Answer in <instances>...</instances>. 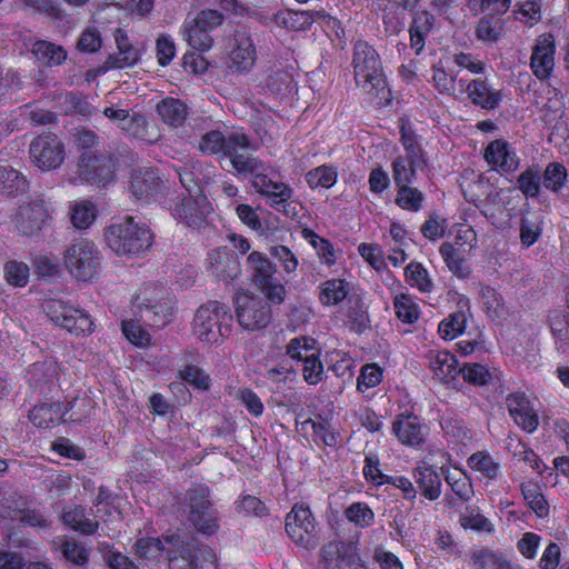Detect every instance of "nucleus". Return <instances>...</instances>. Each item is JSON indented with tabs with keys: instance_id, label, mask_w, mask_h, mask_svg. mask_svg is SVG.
I'll list each match as a JSON object with an SVG mask.
<instances>
[{
	"instance_id": "6ab92c4d",
	"label": "nucleus",
	"mask_w": 569,
	"mask_h": 569,
	"mask_svg": "<svg viewBox=\"0 0 569 569\" xmlns=\"http://www.w3.org/2000/svg\"><path fill=\"white\" fill-rule=\"evenodd\" d=\"M164 189V181L153 169L136 172L131 177L130 190L132 194L146 202L158 201Z\"/></svg>"
},
{
	"instance_id": "4468645a",
	"label": "nucleus",
	"mask_w": 569,
	"mask_h": 569,
	"mask_svg": "<svg viewBox=\"0 0 569 569\" xmlns=\"http://www.w3.org/2000/svg\"><path fill=\"white\" fill-rule=\"evenodd\" d=\"M556 41L551 33H542L536 39L530 57V69L540 81L550 78L555 69Z\"/></svg>"
},
{
	"instance_id": "c9c22d12",
	"label": "nucleus",
	"mask_w": 569,
	"mask_h": 569,
	"mask_svg": "<svg viewBox=\"0 0 569 569\" xmlns=\"http://www.w3.org/2000/svg\"><path fill=\"white\" fill-rule=\"evenodd\" d=\"M247 264L257 286L259 283H267L269 279L273 278L276 272L273 263L259 251H253L248 256Z\"/></svg>"
},
{
	"instance_id": "13d9d810",
	"label": "nucleus",
	"mask_w": 569,
	"mask_h": 569,
	"mask_svg": "<svg viewBox=\"0 0 569 569\" xmlns=\"http://www.w3.org/2000/svg\"><path fill=\"white\" fill-rule=\"evenodd\" d=\"M96 219V208L90 201L76 203L71 209V222L77 229L89 228Z\"/></svg>"
},
{
	"instance_id": "bf43d9fd",
	"label": "nucleus",
	"mask_w": 569,
	"mask_h": 569,
	"mask_svg": "<svg viewBox=\"0 0 569 569\" xmlns=\"http://www.w3.org/2000/svg\"><path fill=\"white\" fill-rule=\"evenodd\" d=\"M61 552L68 562L77 566H84L89 561V551L81 542L74 539L63 540Z\"/></svg>"
},
{
	"instance_id": "9d476101",
	"label": "nucleus",
	"mask_w": 569,
	"mask_h": 569,
	"mask_svg": "<svg viewBox=\"0 0 569 569\" xmlns=\"http://www.w3.org/2000/svg\"><path fill=\"white\" fill-rule=\"evenodd\" d=\"M236 313L239 325L250 331L266 328L272 318L270 303L267 300L247 293L236 297Z\"/></svg>"
},
{
	"instance_id": "bb28decb",
	"label": "nucleus",
	"mask_w": 569,
	"mask_h": 569,
	"mask_svg": "<svg viewBox=\"0 0 569 569\" xmlns=\"http://www.w3.org/2000/svg\"><path fill=\"white\" fill-rule=\"evenodd\" d=\"M413 478L421 495L431 501L441 495L440 475L430 466H419L413 470Z\"/></svg>"
},
{
	"instance_id": "ddd939ff",
	"label": "nucleus",
	"mask_w": 569,
	"mask_h": 569,
	"mask_svg": "<svg viewBox=\"0 0 569 569\" xmlns=\"http://www.w3.org/2000/svg\"><path fill=\"white\" fill-rule=\"evenodd\" d=\"M30 158L41 170H52L64 160V146L53 133L34 138L30 144Z\"/></svg>"
},
{
	"instance_id": "aec40b11",
	"label": "nucleus",
	"mask_w": 569,
	"mask_h": 569,
	"mask_svg": "<svg viewBox=\"0 0 569 569\" xmlns=\"http://www.w3.org/2000/svg\"><path fill=\"white\" fill-rule=\"evenodd\" d=\"M506 406L513 421L525 431L533 432L539 419L525 392H512L506 398Z\"/></svg>"
},
{
	"instance_id": "e433bc0d",
	"label": "nucleus",
	"mask_w": 569,
	"mask_h": 569,
	"mask_svg": "<svg viewBox=\"0 0 569 569\" xmlns=\"http://www.w3.org/2000/svg\"><path fill=\"white\" fill-rule=\"evenodd\" d=\"M29 183L18 170L0 166V191L8 196H14L27 191Z\"/></svg>"
},
{
	"instance_id": "58836bf2",
	"label": "nucleus",
	"mask_w": 569,
	"mask_h": 569,
	"mask_svg": "<svg viewBox=\"0 0 569 569\" xmlns=\"http://www.w3.org/2000/svg\"><path fill=\"white\" fill-rule=\"evenodd\" d=\"M439 252L445 260L448 269L457 277L466 279L470 276V268L465 259L459 254L458 249L450 242H443Z\"/></svg>"
},
{
	"instance_id": "774afa93",
	"label": "nucleus",
	"mask_w": 569,
	"mask_h": 569,
	"mask_svg": "<svg viewBox=\"0 0 569 569\" xmlns=\"http://www.w3.org/2000/svg\"><path fill=\"white\" fill-rule=\"evenodd\" d=\"M406 277L422 292H429L432 289V282L428 277V271L419 262H411L406 267Z\"/></svg>"
},
{
	"instance_id": "dca6fc26",
	"label": "nucleus",
	"mask_w": 569,
	"mask_h": 569,
	"mask_svg": "<svg viewBox=\"0 0 569 569\" xmlns=\"http://www.w3.org/2000/svg\"><path fill=\"white\" fill-rule=\"evenodd\" d=\"M270 20L274 21L279 27L293 31L308 30L313 22L322 20L333 26L338 20L326 13L323 10H282L274 13Z\"/></svg>"
},
{
	"instance_id": "a211bd4d",
	"label": "nucleus",
	"mask_w": 569,
	"mask_h": 569,
	"mask_svg": "<svg viewBox=\"0 0 569 569\" xmlns=\"http://www.w3.org/2000/svg\"><path fill=\"white\" fill-rule=\"evenodd\" d=\"M48 217L44 200L30 201L19 207L14 217L16 228L23 236H36L42 229Z\"/></svg>"
},
{
	"instance_id": "69168bd1",
	"label": "nucleus",
	"mask_w": 569,
	"mask_h": 569,
	"mask_svg": "<svg viewBox=\"0 0 569 569\" xmlns=\"http://www.w3.org/2000/svg\"><path fill=\"white\" fill-rule=\"evenodd\" d=\"M320 350L302 362V376L308 385L316 386L326 378L323 365L319 358Z\"/></svg>"
},
{
	"instance_id": "de8ad7c7",
	"label": "nucleus",
	"mask_w": 569,
	"mask_h": 569,
	"mask_svg": "<svg viewBox=\"0 0 569 569\" xmlns=\"http://www.w3.org/2000/svg\"><path fill=\"white\" fill-rule=\"evenodd\" d=\"M502 22L495 14L482 17L476 28V36L485 42H497L502 34Z\"/></svg>"
},
{
	"instance_id": "f3484780",
	"label": "nucleus",
	"mask_w": 569,
	"mask_h": 569,
	"mask_svg": "<svg viewBox=\"0 0 569 569\" xmlns=\"http://www.w3.org/2000/svg\"><path fill=\"white\" fill-rule=\"evenodd\" d=\"M230 68L238 71H249L257 59L256 47L248 27H239L233 34L230 52Z\"/></svg>"
},
{
	"instance_id": "49530a36",
	"label": "nucleus",
	"mask_w": 569,
	"mask_h": 569,
	"mask_svg": "<svg viewBox=\"0 0 569 569\" xmlns=\"http://www.w3.org/2000/svg\"><path fill=\"white\" fill-rule=\"evenodd\" d=\"M520 490L523 499L538 517L545 518L548 516L549 503L536 483H521Z\"/></svg>"
},
{
	"instance_id": "5701e85b",
	"label": "nucleus",
	"mask_w": 569,
	"mask_h": 569,
	"mask_svg": "<svg viewBox=\"0 0 569 569\" xmlns=\"http://www.w3.org/2000/svg\"><path fill=\"white\" fill-rule=\"evenodd\" d=\"M466 92L473 106L485 110L499 108L503 99L501 90L493 89L486 79L481 78L468 82Z\"/></svg>"
},
{
	"instance_id": "1a4fd4ad",
	"label": "nucleus",
	"mask_w": 569,
	"mask_h": 569,
	"mask_svg": "<svg viewBox=\"0 0 569 569\" xmlns=\"http://www.w3.org/2000/svg\"><path fill=\"white\" fill-rule=\"evenodd\" d=\"M171 216L191 228H201L207 223V217L212 212V207L204 194L177 196L166 201Z\"/></svg>"
},
{
	"instance_id": "052dcab7",
	"label": "nucleus",
	"mask_w": 569,
	"mask_h": 569,
	"mask_svg": "<svg viewBox=\"0 0 569 569\" xmlns=\"http://www.w3.org/2000/svg\"><path fill=\"white\" fill-rule=\"evenodd\" d=\"M346 518L360 528L369 527L375 520V513L365 502H353L345 511Z\"/></svg>"
},
{
	"instance_id": "f8f14e48",
	"label": "nucleus",
	"mask_w": 569,
	"mask_h": 569,
	"mask_svg": "<svg viewBox=\"0 0 569 569\" xmlns=\"http://www.w3.org/2000/svg\"><path fill=\"white\" fill-rule=\"evenodd\" d=\"M250 140L244 133L231 132L229 140L228 157L232 168L240 177L251 176L252 178L266 170L264 163L252 154L248 153Z\"/></svg>"
},
{
	"instance_id": "a18cd8bd",
	"label": "nucleus",
	"mask_w": 569,
	"mask_h": 569,
	"mask_svg": "<svg viewBox=\"0 0 569 569\" xmlns=\"http://www.w3.org/2000/svg\"><path fill=\"white\" fill-rule=\"evenodd\" d=\"M349 283L343 279L327 280L321 288L320 301L323 305H338L346 299Z\"/></svg>"
},
{
	"instance_id": "864d4df0",
	"label": "nucleus",
	"mask_w": 569,
	"mask_h": 569,
	"mask_svg": "<svg viewBox=\"0 0 569 569\" xmlns=\"http://www.w3.org/2000/svg\"><path fill=\"white\" fill-rule=\"evenodd\" d=\"M184 38L192 49L199 51L209 50L213 43V38L210 32L202 30V28H199V26L192 21L186 26Z\"/></svg>"
},
{
	"instance_id": "cd10ccee",
	"label": "nucleus",
	"mask_w": 569,
	"mask_h": 569,
	"mask_svg": "<svg viewBox=\"0 0 569 569\" xmlns=\"http://www.w3.org/2000/svg\"><path fill=\"white\" fill-rule=\"evenodd\" d=\"M30 421L38 428L48 429L62 423V403L44 402L29 412Z\"/></svg>"
},
{
	"instance_id": "f03ea898",
	"label": "nucleus",
	"mask_w": 569,
	"mask_h": 569,
	"mask_svg": "<svg viewBox=\"0 0 569 569\" xmlns=\"http://www.w3.org/2000/svg\"><path fill=\"white\" fill-rule=\"evenodd\" d=\"M183 512L199 533L210 537L218 532L220 516L211 500V491L208 486L198 483L186 491Z\"/></svg>"
},
{
	"instance_id": "e2e57ef3",
	"label": "nucleus",
	"mask_w": 569,
	"mask_h": 569,
	"mask_svg": "<svg viewBox=\"0 0 569 569\" xmlns=\"http://www.w3.org/2000/svg\"><path fill=\"white\" fill-rule=\"evenodd\" d=\"M140 59V51L132 44L119 50L117 54H110L106 61L107 69H122L132 67Z\"/></svg>"
},
{
	"instance_id": "4c0bfd02",
	"label": "nucleus",
	"mask_w": 569,
	"mask_h": 569,
	"mask_svg": "<svg viewBox=\"0 0 569 569\" xmlns=\"http://www.w3.org/2000/svg\"><path fill=\"white\" fill-rule=\"evenodd\" d=\"M91 400L88 397H74L66 405L62 403V423L84 422L91 413Z\"/></svg>"
},
{
	"instance_id": "b1692460",
	"label": "nucleus",
	"mask_w": 569,
	"mask_h": 569,
	"mask_svg": "<svg viewBox=\"0 0 569 569\" xmlns=\"http://www.w3.org/2000/svg\"><path fill=\"white\" fill-rule=\"evenodd\" d=\"M427 157L398 156L391 163L392 179L398 187H410L417 179V171L427 166Z\"/></svg>"
},
{
	"instance_id": "a878e982",
	"label": "nucleus",
	"mask_w": 569,
	"mask_h": 569,
	"mask_svg": "<svg viewBox=\"0 0 569 569\" xmlns=\"http://www.w3.org/2000/svg\"><path fill=\"white\" fill-rule=\"evenodd\" d=\"M435 17L423 10L415 13L409 26L410 47L416 54H420L425 48L426 39L433 28Z\"/></svg>"
},
{
	"instance_id": "20e7f679",
	"label": "nucleus",
	"mask_w": 569,
	"mask_h": 569,
	"mask_svg": "<svg viewBox=\"0 0 569 569\" xmlns=\"http://www.w3.org/2000/svg\"><path fill=\"white\" fill-rule=\"evenodd\" d=\"M230 309L219 301H208L196 311L192 330L194 336L207 343H218L231 332Z\"/></svg>"
},
{
	"instance_id": "37998d69",
	"label": "nucleus",
	"mask_w": 569,
	"mask_h": 569,
	"mask_svg": "<svg viewBox=\"0 0 569 569\" xmlns=\"http://www.w3.org/2000/svg\"><path fill=\"white\" fill-rule=\"evenodd\" d=\"M229 140H231V133L224 136L219 130H211L206 132L199 142V149L207 154H228Z\"/></svg>"
},
{
	"instance_id": "c03bdc74",
	"label": "nucleus",
	"mask_w": 569,
	"mask_h": 569,
	"mask_svg": "<svg viewBox=\"0 0 569 569\" xmlns=\"http://www.w3.org/2000/svg\"><path fill=\"white\" fill-rule=\"evenodd\" d=\"M541 179V171L536 167H529L518 176L517 187L527 199L536 198L540 193Z\"/></svg>"
},
{
	"instance_id": "0e129e2a",
	"label": "nucleus",
	"mask_w": 569,
	"mask_h": 569,
	"mask_svg": "<svg viewBox=\"0 0 569 569\" xmlns=\"http://www.w3.org/2000/svg\"><path fill=\"white\" fill-rule=\"evenodd\" d=\"M182 380L198 390H208L210 387V377L201 368L194 365H186L179 370Z\"/></svg>"
},
{
	"instance_id": "4d7b16f0",
	"label": "nucleus",
	"mask_w": 569,
	"mask_h": 569,
	"mask_svg": "<svg viewBox=\"0 0 569 569\" xmlns=\"http://www.w3.org/2000/svg\"><path fill=\"white\" fill-rule=\"evenodd\" d=\"M468 465L489 479L497 478L500 470L499 463L491 456L481 451L472 453L468 459Z\"/></svg>"
},
{
	"instance_id": "c756f323",
	"label": "nucleus",
	"mask_w": 569,
	"mask_h": 569,
	"mask_svg": "<svg viewBox=\"0 0 569 569\" xmlns=\"http://www.w3.org/2000/svg\"><path fill=\"white\" fill-rule=\"evenodd\" d=\"M470 561L475 569H519L501 552L488 549L473 550L470 555Z\"/></svg>"
},
{
	"instance_id": "4be33fe9",
	"label": "nucleus",
	"mask_w": 569,
	"mask_h": 569,
	"mask_svg": "<svg viewBox=\"0 0 569 569\" xmlns=\"http://www.w3.org/2000/svg\"><path fill=\"white\" fill-rule=\"evenodd\" d=\"M251 184L253 189L261 196L270 200V206L274 209H280V206L288 201L293 193L290 186L283 182L272 181L267 174L266 170H261L252 178Z\"/></svg>"
},
{
	"instance_id": "79ce46f5",
	"label": "nucleus",
	"mask_w": 569,
	"mask_h": 569,
	"mask_svg": "<svg viewBox=\"0 0 569 569\" xmlns=\"http://www.w3.org/2000/svg\"><path fill=\"white\" fill-rule=\"evenodd\" d=\"M133 548L139 558L154 560L160 557L163 551L167 552L168 543L164 537L162 539L158 537H142L137 539Z\"/></svg>"
},
{
	"instance_id": "2f4dec72",
	"label": "nucleus",
	"mask_w": 569,
	"mask_h": 569,
	"mask_svg": "<svg viewBox=\"0 0 569 569\" xmlns=\"http://www.w3.org/2000/svg\"><path fill=\"white\" fill-rule=\"evenodd\" d=\"M459 310L449 315L448 318L443 319L439 323V333L445 339H453L458 335L462 333L466 327L467 317L465 309H469V300L460 299L458 302Z\"/></svg>"
},
{
	"instance_id": "7c9ffc66",
	"label": "nucleus",
	"mask_w": 569,
	"mask_h": 569,
	"mask_svg": "<svg viewBox=\"0 0 569 569\" xmlns=\"http://www.w3.org/2000/svg\"><path fill=\"white\" fill-rule=\"evenodd\" d=\"M61 520L63 525L70 527L72 530L87 536L93 535L99 527L97 521L86 518L84 509L81 506L64 508L61 515Z\"/></svg>"
},
{
	"instance_id": "3c124183",
	"label": "nucleus",
	"mask_w": 569,
	"mask_h": 569,
	"mask_svg": "<svg viewBox=\"0 0 569 569\" xmlns=\"http://www.w3.org/2000/svg\"><path fill=\"white\" fill-rule=\"evenodd\" d=\"M541 176L545 188L558 193L567 180V169L562 163L550 162Z\"/></svg>"
},
{
	"instance_id": "09e8293b",
	"label": "nucleus",
	"mask_w": 569,
	"mask_h": 569,
	"mask_svg": "<svg viewBox=\"0 0 569 569\" xmlns=\"http://www.w3.org/2000/svg\"><path fill=\"white\" fill-rule=\"evenodd\" d=\"M542 218L540 216H522L520 220V241L526 248L532 246L541 236Z\"/></svg>"
},
{
	"instance_id": "603ef678",
	"label": "nucleus",
	"mask_w": 569,
	"mask_h": 569,
	"mask_svg": "<svg viewBox=\"0 0 569 569\" xmlns=\"http://www.w3.org/2000/svg\"><path fill=\"white\" fill-rule=\"evenodd\" d=\"M306 181L311 189H328L337 182V172L332 167L320 166L306 174Z\"/></svg>"
},
{
	"instance_id": "423d86ee",
	"label": "nucleus",
	"mask_w": 569,
	"mask_h": 569,
	"mask_svg": "<svg viewBox=\"0 0 569 569\" xmlns=\"http://www.w3.org/2000/svg\"><path fill=\"white\" fill-rule=\"evenodd\" d=\"M64 266L80 281H89L97 273L101 263L100 251L88 239L73 241L64 251Z\"/></svg>"
},
{
	"instance_id": "473e14b6",
	"label": "nucleus",
	"mask_w": 569,
	"mask_h": 569,
	"mask_svg": "<svg viewBox=\"0 0 569 569\" xmlns=\"http://www.w3.org/2000/svg\"><path fill=\"white\" fill-rule=\"evenodd\" d=\"M161 120L171 127L181 126L188 114V107L179 99L167 98L157 104Z\"/></svg>"
},
{
	"instance_id": "39448f33",
	"label": "nucleus",
	"mask_w": 569,
	"mask_h": 569,
	"mask_svg": "<svg viewBox=\"0 0 569 569\" xmlns=\"http://www.w3.org/2000/svg\"><path fill=\"white\" fill-rule=\"evenodd\" d=\"M136 307L146 326L161 329L173 316V300L164 288L148 287L136 298Z\"/></svg>"
},
{
	"instance_id": "393cba45",
	"label": "nucleus",
	"mask_w": 569,
	"mask_h": 569,
	"mask_svg": "<svg viewBox=\"0 0 569 569\" xmlns=\"http://www.w3.org/2000/svg\"><path fill=\"white\" fill-rule=\"evenodd\" d=\"M485 159L489 164H495L503 172H512L518 169L519 159L511 146L505 140L491 141L485 150Z\"/></svg>"
},
{
	"instance_id": "338daca9",
	"label": "nucleus",
	"mask_w": 569,
	"mask_h": 569,
	"mask_svg": "<svg viewBox=\"0 0 569 569\" xmlns=\"http://www.w3.org/2000/svg\"><path fill=\"white\" fill-rule=\"evenodd\" d=\"M212 272L216 277L228 283L238 277L240 268L238 261L233 257L226 256L224 259H220V261L212 263Z\"/></svg>"
},
{
	"instance_id": "412c9836",
	"label": "nucleus",
	"mask_w": 569,
	"mask_h": 569,
	"mask_svg": "<svg viewBox=\"0 0 569 569\" xmlns=\"http://www.w3.org/2000/svg\"><path fill=\"white\" fill-rule=\"evenodd\" d=\"M428 428L412 413H401L392 423L398 440L409 447H420L426 439Z\"/></svg>"
},
{
	"instance_id": "7ed1b4c3",
	"label": "nucleus",
	"mask_w": 569,
	"mask_h": 569,
	"mask_svg": "<svg viewBox=\"0 0 569 569\" xmlns=\"http://www.w3.org/2000/svg\"><path fill=\"white\" fill-rule=\"evenodd\" d=\"M352 67L356 84L367 93L383 96L387 81L381 60L376 49L367 41L358 40L353 46Z\"/></svg>"
},
{
	"instance_id": "6e6552de",
	"label": "nucleus",
	"mask_w": 569,
	"mask_h": 569,
	"mask_svg": "<svg viewBox=\"0 0 569 569\" xmlns=\"http://www.w3.org/2000/svg\"><path fill=\"white\" fill-rule=\"evenodd\" d=\"M114 178V163L110 156L90 154L83 152L79 157L74 174H70L68 181L71 184L107 186Z\"/></svg>"
},
{
	"instance_id": "c85d7f7f",
	"label": "nucleus",
	"mask_w": 569,
	"mask_h": 569,
	"mask_svg": "<svg viewBox=\"0 0 569 569\" xmlns=\"http://www.w3.org/2000/svg\"><path fill=\"white\" fill-rule=\"evenodd\" d=\"M429 366L435 376L446 382L459 376L458 360L449 351L442 350L431 353Z\"/></svg>"
},
{
	"instance_id": "a19ab883",
	"label": "nucleus",
	"mask_w": 569,
	"mask_h": 569,
	"mask_svg": "<svg viewBox=\"0 0 569 569\" xmlns=\"http://www.w3.org/2000/svg\"><path fill=\"white\" fill-rule=\"evenodd\" d=\"M351 306L348 310L347 325L350 331L362 335L367 329L370 328V318L365 307L363 301L360 298L351 299Z\"/></svg>"
},
{
	"instance_id": "5fc2aeb1",
	"label": "nucleus",
	"mask_w": 569,
	"mask_h": 569,
	"mask_svg": "<svg viewBox=\"0 0 569 569\" xmlns=\"http://www.w3.org/2000/svg\"><path fill=\"white\" fill-rule=\"evenodd\" d=\"M425 201L423 193L413 187H398V192L396 197V203L409 211L417 212L422 208V202Z\"/></svg>"
},
{
	"instance_id": "f257e3e1",
	"label": "nucleus",
	"mask_w": 569,
	"mask_h": 569,
	"mask_svg": "<svg viewBox=\"0 0 569 569\" xmlns=\"http://www.w3.org/2000/svg\"><path fill=\"white\" fill-rule=\"evenodd\" d=\"M153 233L143 222L127 216L106 228L107 246L118 256L139 257L152 244Z\"/></svg>"
},
{
	"instance_id": "6e6d98bb",
	"label": "nucleus",
	"mask_w": 569,
	"mask_h": 569,
	"mask_svg": "<svg viewBox=\"0 0 569 569\" xmlns=\"http://www.w3.org/2000/svg\"><path fill=\"white\" fill-rule=\"evenodd\" d=\"M393 308L397 317L406 323H413L419 318L418 305L409 295L401 293L393 300Z\"/></svg>"
},
{
	"instance_id": "8fccbe9b",
	"label": "nucleus",
	"mask_w": 569,
	"mask_h": 569,
	"mask_svg": "<svg viewBox=\"0 0 569 569\" xmlns=\"http://www.w3.org/2000/svg\"><path fill=\"white\" fill-rule=\"evenodd\" d=\"M459 375L463 380L473 386H487L491 383L493 375L490 370L480 363H465L459 368Z\"/></svg>"
},
{
	"instance_id": "9b49d317",
	"label": "nucleus",
	"mask_w": 569,
	"mask_h": 569,
	"mask_svg": "<svg viewBox=\"0 0 569 569\" xmlns=\"http://www.w3.org/2000/svg\"><path fill=\"white\" fill-rule=\"evenodd\" d=\"M286 532L298 546L315 548L316 521L308 506L295 505L286 517Z\"/></svg>"
},
{
	"instance_id": "2eb2a0df",
	"label": "nucleus",
	"mask_w": 569,
	"mask_h": 569,
	"mask_svg": "<svg viewBox=\"0 0 569 569\" xmlns=\"http://www.w3.org/2000/svg\"><path fill=\"white\" fill-rule=\"evenodd\" d=\"M168 543L167 555L169 569H197L196 559L199 556L196 552L194 538L188 540L187 536L179 533L166 535Z\"/></svg>"
},
{
	"instance_id": "680f3d73",
	"label": "nucleus",
	"mask_w": 569,
	"mask_h": 569,
	"mask_svg": "<svg viewBox=\"0 0 569 569\" xmlns=\"http://www.w3.org/2000/svg\"><path fill=\"white\" fill-rule=\"evenodd\" d=\"M307 423H311L316 442L320 441L328 447H336L340 442V433L336 432L327 420L315 421L310 419Z\"/></svg>"
},
{
	"instance_id": "ea45409f",
	"label": "nucleus",
	"mask_w": 569,
	"mask_h": 569,
	"mask_svg": "<svg viewBox=\"0 0 569 569\" xmlns=\"http://www.w3.org/2000/svg\"><path fill=\"white\" fill-rule=\"evenodd\" d=\"M286 353L296 361L305 362L307 358H311L319 349L317 341L307 336L296 337L289 341L286 347Z\"/></svg>"
},
{
	"instance_id": "72a5a7b5",
	"label": "nucleus",
	"mask_w": 569,
	"mask_h": 569,
	"mask_svg": "<svg viewBox=\"0 0 569 569\" xmlns=\"http://www.w3.org/2000/svg\"><path fill=\"white\" fill-rule=\"evenodd\" d=\"M348 547L342 541H331L321 549L323 569H349L346 558H350Z\"/></svg>"
},
{
	"instance_id": "f704fd0d",
	"label": "nucleus",
	"mask_w": 569,
	"mask_h": 569,
	"mask_svg": "<svg viewBox=\"0 0 569 569\" xmlns=\"http://www.w3.org/2000/svg\"><path fill=\"white\" fill-rule=\"evenodd\" d=\"M31 52L44 66H60L67 59L66 50L58 44L46 40H38L32 44Z\"/></svg>"
},
{
	"instance_id": "0eeeda50",
	"label": "nucleus",
	"mask_w": 569,
	"mask_h": 569,
	"mask_svg": "<svg viewBox=\"0 0 569 569\" xmlns=\"http://www.w3.org/2000/svg\"><path fill=\"white\" fill-rule=\"evenodd\" d=\"M42 310L57 326L74 336H86L93 331L91 316L62 300L51 299L42 303Z\"/></svg>"
}]
</instances>
